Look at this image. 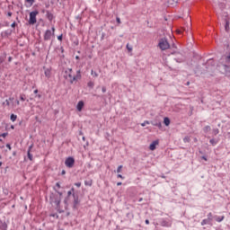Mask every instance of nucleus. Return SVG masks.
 <instances>
[{"label": "nucleus", "mask_w": 230, "mask_h": 230, "mask_svg": "<svg viewBox=\"0 0 230 230\" xmlns=\"http://www.w3.org/2000/svg\"><path fill=\"white\" fill-rule=\"evenodd\" d=\"M65 164L66 168H73L75 166V158L69 156L66 159Z\"/></svg>", "instance_id": "obj_3"}, {"label": "nucleus", "mask_w": 230, "mask_h": 230, "mask_svg": "<svg viewBox=\"0 0 230 230\" xmlns=\"http://www.w3.org/2000/svg\"><path fill=\"white\" fill-rule=\"evenodd\" d=\"M161 226H163V227H170V226H172V223H170L166 220H163L161 223Z\"/></svg>", "instance_id": "obj_10"}, {"label": "nucleus", "mask_w": 230, "mask_h": 230, "mask_svg": "<svg viewBox=\"0 0 230 230\" xmlns=\"http://www.w3.org/2000/svg\"><path fill=\"white\" fill-rule=\"evenodd\" d=\"M226 64H230V53L226 57Z\"/></svg>", "instance_id": "obj_19"}, {"label": "nucleus", "mask_w": 230, "mask_h": 230, "mask_svg": "<svg viewBox=\"0 0 230 230\" xmlns=\"http://www.w3.org/2000/svg\"><path fill=\"white\" fill-rule=\"evenodd\" d=\"M15 26H17V23L14 22L12 23L11 27L15 28Z\"/></svg>", "instance_id": "obj_31"}, {"label": "nucleus", "mask_w": 230, "mask_h": 230, "mask_svg": "<svg viewBox=\"0 0 230 230\" xmlns=\"http://www.w3.org/2000/svg\"><path fill=\"white\" fill-rule=\"evenodd\" d=\"M118 178L119 179H125V177H123V175H121V174H118Z\"/></svg>", "instance_id": "obj_36"}, {"label": "nucleus", "mask_w": 230, "mask_h": 230, "mask_svg": "<svg viewBox=\"0 0 230 230\" xmlns=\"http://www.w3.org/2000/svg\"><path fill=\"white\" fill-rule=\"evenodd\" d=\"M6 148H8L9 150H12V146H10V144H6Z\"/></svg>", "instance_id": "obj_32"}, {"label": "nucleus", "mask_w": 230, "mask_h": 230, "mask_svg": "<svg viewBox=\"0 0 230 230\" xmlns=\"http://www.w3.org/2000/svg\"><path fill=\"white\" fill-rule=\"evenodd\" d=\"M5 103H6V105H10V101L9 100H5Z\"/></svg>", "instance_id": "obj_38"}, {"label": "nucleus", "mask_w": 230, "mask_h": 230, "mask_svg": "<svg viewBox=\"0 0 230 230\" xmlns=\"http://www.w3.org/2000/svg\"><path fill=\"white\" fill-rule=\"evenodd\" d=\"M157 145H159V140L153 141L152 144L149 146V149L152 150V152H154Z\"/></svg>", "instance_id": "obj_6"}, {"label": "nucleus", "mask_w": 230, "mask_h": 230, "mask_svg": "<svg viewBox=\"0 0 230 230\" xmlns=\"http://www.w3.org/2000/svg\"><path fill=\"white\" fill-rule=\"evenodd\" d=\"M64 77L66 80H68L70 84H75V82H78L82 78V74H80V70L77 71L75 75H73V69L72 68H67L65 71V75Z\"/></svg>", "instance_id": "obj_1"}, {"label": "nucleus", "mask_w": 230, "mask_h": 230, "mask_svg": "<svg viewBox=\"0 0 230 230\" xmlns=\"http://www.w3.org/2000/svg\"><path fill=\"white\" fill-rule=\"evenodd\" d=\"M45 76H47V78H49V76H51V70L46 69L45 70Z\"/></svg>", "instance_id": "obj_12"}, {"label": "nucleus", "mask_w": 230, "mask_h": 230, "mask_svg": "<svg viewBox=\"0 0 230 230\" xmlns=\"http://www.w3.org/2000/svg\"><path fill=\"white\" fill-rule=\"evenodd\" d=\"M76 60H80V57L76 56L75 57Z\"/></svg>", "instance_id": "obj_49"}, {"label": "nucleus", "mask_w": 230, "mask_h": 230, "mask_svg": "<svg viewBox=\"0 0 230 230\" xmlns=\"http://www.w3.org/2000/svg\"><path fill=\"white\" fill-rule=\"evenodd\" d=\"M38 12H31L30 13V20H29V23L30 24H35V22H37V15H38Z\"/></svg>", "instance_id": "obj_4"}, {"label": "nucleus", "mask_w": 230, "mask_h": 230, "mask_svg": "<svg viewBox=\"0 0 230 230\" xmlns=\"http://www.w3.org/2000/svg\"><path fill=\"white\" fill-rule=\"evenodd\" d=\"M102 91V93H107V88H105V86H103Z\"/></svg>", "instance_id": "obj_35"}, {"label": "nucleus", "mask_w": 230, "mask_h": 230, "mask_svg": "<svg viewBox=\"0 0 230 230\" xmlns=\"http://www.w3.org/2000/svg\"><path fill=\"white\" fill-rule=\"evenodd\" d=\"M92 76L96 78L98 76V73L94 72V70H92Z\"/></svg>", "instance_id": "obj_26"}, {"label": "nucleus", "mask_w": 230, "mask_h": 230, "mask_svg": "<svg viewBox=\"0 0 230 230\" xmlns=\"http://www.w3.org/2000/svg\"><path fill=\"white\" fill-rule=\"evenodd\" d=\"M73 191H75V189L72 188L71 190L67 192L68 197L72 195Z\"/></svg>", "instance_id": "obj_27"}, {"label": "nucleus", "mask_w": 230, "mask_h": 230, "mask_svg": "<svg viewBox=\"0 0 230 230\" xmlns=\"http://www.w3.org/2000/svg\"><path fill=\"white\" fill-rule=\"evenodd\" d=\"M38 98H41V95H40V94H39V95H38Z\"/></svg>", "instance_id": "obj_53"}, {"label": "nucleus", "mask_w": 230, "mask_h": 230, "mask_svg": "<svg viewBox=\"0 0 230 230\" xmlns=\"http://www.w3.org/2000/svg\"><path fill=\"white\" fill-rule=\"evenodd\" d=\"M6 136H8V133H3L2 135H0V137H6Z\"/></svg>", "instance_id": "obj_29"}, {"label": "nucleus", "mask_w": 230, "mask_h": 230, "mask_svg": "<svg viewBox=\"0 0 230 230\" xmlns=\"http://www.w3.org/2000/svg\"><path fill=\"white\" fill-rule=\"evenodd\" d=\"M32 148H33V145H31L28 149V157L30 161H33V155L31 153Z\"/></svg>", "instance_id": "obj_7"}, {"label": "nucleus", "mask_w": 230, "mask_h": 230, "mask_svg": "<svg viewBox=\"0 0 230 230\" xmlns=\"http://www.w3.org/2000/svg\"><path fill=\"white\" fill-rule=\"evenodd\" d=\"M59 230H64V229L61 228V229H59Z\"/></svg>", "instance_id": "obj_57"}, {"label": "nucleus", "mask_w": 230, "mask_h": 230, "mask_svg": "<svg viewBox=\"0 0 230 230\" xmlns=\"http://www.w3.org/2000/svg\"><path fill=\"white\" fill-rule=\"evenodd\" d=\"M209 130H211V127L206 126V127L204 128V132L208 133V132H209Z\"/></svg>", "instance_id": "obj_16"}, {"label": "nucleus", "mask_w": 230, "mask_h": 230, "mask_svg": "<svg viewBox=\"0 0 230 230\" xmlns=\"http://www.w3.org/2000/svg\"><path fill=\"white\" fill-rule=\"evenodd\" d=\"M87 85H88V87H91L93 89V87H94V82L90 81V82H88Z\"/></svg>", "instance_id": "obj_15"}, {"label": "nucleus", "mask_w": 230, "mask_h": 230, "mask_svg": "<svg viewBox=\"0 0 230 230\" xmlns=\"http://www.w3.org/2000/svg\"><path fill=\"white\" fill-rule=\"evenodd\" d=\"M117 22L118 24H121V20L119 17H117Z\"/></svg>", "instance_id": "obj_33"}, {"label": "nucleus", "mask_w": 230, "mask_h": 230, "mask_svg": "<svg viewBox=\"0 0 230 230\" xmlns=\"http://www.w3.org/2000/svg\"><path fill=\"white\" fill-rule=\"evenodd\" d=\"M75 186H76L77 188H80V186H82V182H76L75 183Z\"/></svg>", "instance_id": "obj_28"}, {"label": "nucleus", "mask_w": 230, "mask_h": 230, "mask_svg": "<svg viewBox=\"0 0 230 230\" xmlns=\"http://www.w3.org/2000/svg\"><path fill=\"white\" fill-rule=\"evenodd\" d=\"M58 40L62 41V34L58 37Z\"/></svg>", "instance_id": "obj_37"}, {"label": "nucleus", "mask_w": 230, "mask_h": 230, "mask_svg": "<svg viewBox=\"0 0 230 230\" xmlns=\"http://www.w3.org/2000/svg\"><path fill=\"white\" fill-rule=\"evenodd\" d=\"M121 181H119L118 183H117V186H121Z\"/></svg>", "instance_id": "obj_43"}, {"label": "nucleus", "mask_w": 230, "mask_h": 230, "mask_svg": "<svg viewBox=\"0 0 230 230\" xmlns=\"http://www.w3.org/2000/svg\"><path fill=\"white\" fill-rule=\"evenodd\" d=\"M164 123L165 127H169L170 126V119L168 117H165L164 119Z\"/></svg>", "instance_id": "obj_11"}, {"label": "nucleus", "mask_w": 230, "mask_h": 230, "mask_svg": "<svg viewBox=\"0 0 230 230\" xmlns=\"http://www.w3.org/2000/svg\"><path fill=\"white\" fill-rule=\"evenodd\" d=\"M208 220H209L211 222V220H213V214L212 213H208Z\"/></svg>", "instance_id": "obj_21"}, {"label": "nucleus", "mask_w": 230, "mask_h": 230, "mask_svg": "<svg viewBox=\"0 0 230 230\" xmlns=\"http://www.w3.org/2000/svg\"><path fill=\"white\" fill-rule=\"evenodd\" d=\"M0 230H6V225L1 224L0 225Z\"/></svg>", "instance_id": "obj_24"}, {"label": "nucleus", "mask_w": 230, "mask_h": 230, "mask_svg": "<svg viewBox=\"0 0 230 230\" xmlns=\"http://www.w3.org/2000/svg\"><path fill=\"white\" fill-rule=\"evenodd\" d=\"M189 26H190V27H189V29H188V30H190V29L191 28V23H189Z\"/></svg>", "instance_id": "obj_52"}, {"label": "nucleus", "mask_w": 230, "mask_h": 230, "mask_svg": "<svg viewBox=\"0 0 230 230\" xmlns=\"http://www.w3.org/2000/svg\"><path fill=\"white\" fill-rule=\"evenodd\" d=\"M156 127H162L161 122H159L158 124H156Z\"/></svg>", "instance_id": "obj_46"}, {"label": "nucleus", "mask_w": 230, "mask_h": 230, "mask_svg": "<svg viewBox=\"0 0 230 230\" xmlns=\"http://www.w3.org/2000/svg\"><path fill=\"white\" fill-rule=\"evenodd\" d=\"M17 119V115L12 114L11 115V120L15 121Z\"/></svg>", "instance_id": "obj_18"}, {"label": "nucleus", "mask_w": 230, "mask_h": 230, "mask_svg": "<svg viewBox=\"0 0 230 230\" xmlns=\"http://www.w3.org/2000/svg\"><path fill=\"white\" fill-rule=\"evenodd\" d=\"M178 33H181V31H178Z\"/></svg>", "instance_id": "obj_55"}, {"label": "nucleus", "mask_w": 230, "mask_h": 230, "mask_svg": "<svg viewBox=\"0 0 230 230\" xmlns=\"http://www.w3.org/2000/svg\"><path fill=\"white\" fill-rule=\"evenodd\" d=\"M146 224L148 226V224H150V221L148 219H146Z\"/></svg>", "instance_id": "obj_41"}, {"label": "nucleus", "mask_w": 230, "mask_h": 230, "mask_svg": "<svg viewBox=\"0 0 230 230\" xmlns=\"http://www.w3.org/2000/svg\"><path fill=\"white\" fill-rule=\"evenodd\" d=\"M52 32L50 30L46 31L44 34V40H51Z\"/></svg>", "instance_id": "obj_5"}, {"label": "nucleus", "mask_w": 230, "mask_h": 230, "mask_svg": "<svg viewBox=\"0 0 230 230\" xmlns=\"http://www.w3.org/2000/svg\"><path fill=\"white\" fill-rule=\"evenodd\" d=\"M209 219H203L201 222V226H206L207 224H209Z\"/></svg>", "instance_id": "obj_14"}, {"label": "nucleus", "mask_w": 230, "mask_h": 230, "mask_svg": "<svg viewBox=\"0 0 230 230\" xmlns=\"http://www.w3.org/2000/svg\"><path fill=\"white\" fill-rule=\"evenodd\" d=\"M158 46L162 51H164L166 49H170V43H168V40L166 39H161Z\"/></svg>", "instance_id": "obj_2"}, {"label": "nucleus", "mask_w": 230, "mask_h": 230, "mask_svg": "<svg viewBox=\"0 0 230 230\" xmlns=\"http://www.w3.org/2000/svg\"><path fill=\"white\" fill-rule=\"evenodd\" d=\"M126 48H127V49H128V51H132V47H130V44H127V46H126Z\"/></svg>", "instance_id": "obj_25"}, {"label": "nucleus", "mask_w": 230, "mask_h": 230, "mask_svg": "<svg viewBox=\"0 0 230 230\" xmlns=\"http://www.w3.org/2000/svg\"><path fill=\"white\" fill-rule=\"evenodd\" d=\"M52 34L55 35V27H52Z\"/></svg>", "instance_id": "obj_39"}, {"label": "nucleus", "mask_w": 230, "mask_h": 230, "mask_svg": "<svg viewBox=\"0 0 230 230\" xmlns=\"http://www.w3.org/2000/svg\"><path fill=\"white\" fill-rule=\"evenodd\" d=\"M84 101H80L78 103H77V106H76V109L79 112H82V109H84Z\"/></svg>", "instance_id": "obj_8"}, {"label": "nucleus", "mask_w": 230, "mask_h": 230, "mask_svg": "<svg viewBox=\"0 0 230 230\" xmlns=\"http://www.w3.org/2000/svg\"><path fill=\"white\" fill-rule=\"evenodd\" d=\"M7 15H8L9 17H12V13H8Z\"/></svg>", "instance_id": "obj_48"}, {"label": "nucleus", "mask_w": 230, "mask_h": 230, "mask_svg": "<svg viewBox=\"0 0 230 230\" xmlns=\"http://www.w3.org/2000/svg\"><path fill=\"white\" fill-rule=\"evenodd\" d=\"M202 159H204V161H208V158H206V156H202Z\"/></svg>", "instance_id": "obj_47"}, {"label": "nucleus", "mask_w": 230, "mask_h": 230, "mask_svg": "<svg viewBox=\"0 0 230 230\" xmlns=\"http://www.w3.org/2000/svg\"><path fill=\"white\" fill-rule=\"evenodd\" d=\"M0 159H1V155H0Z\"/></svg>", "instance_id": "obj_58"}, {"label": "nucleus", "mask_w": 230, "mask_h": 230, "mask_svg": "<svg viewBox=\"0 0 230 230\" xmlns=\"http://www.w3.org/2000/svg\"><path fill=\"white\" fill-rule=\"evenodd\" d=\"M37 93H39V90L34 91V94H37Z\"/></svg>", "instance_id": "obj_51"}, {"label": "nucleus", "mask_w": 230, "mask_h": 230, "mask_svg": "<svg viewBox=\"0 0 230 230\" xmlns=\"http://www.w3.org/2000/svg\"><path fill=\"white\" fill-rule=\"evenodd\" d=\"M225 28H226V30H227V28H229V22H226Z\"/></svg>", "instance_id": "obj_34"}, {"label": "nucleus", "mask_w": 230, "mask_h": 230, "mask_svg": "<svg viewBox=\"0 0 230 230\" xmlns=\"http://www.w3.org/2000/svg\"><path fill=\"white\" fill-rule=\"evenodd\" d=\"M61 175H66V171H62Z\"/></svg>", "instance_id": "obj_40"}, {"label": "nucleus", "mask_w": 230, "mask_h": 230, "mask_svg": "<svg viewBox=\"0 0 230 230\" xmlns=\"http://www.w3.org/2000/svg\"><path fill=\"white\" fill-rule=\"evenodd\" d=\"M187 85H190V82H187Z\"/></svg>", "instance_id": "obj_54"}, {"label": "nucleus", "mask_w": 230, "mask_h": 230, "mask_svg": "<svg viewBox=\"0 0 230 230\" xmlns=\"http://www.w3.org/2000/svg\"><path fill=\"white\" fill-rule=\"evenodd\" d=\"M26 3H30L31 4H33L34 1L33 0H25Z\"/></svg>", "instance_id": "obj_30"}, {"label": "nucleus", "mask_w": 230, "mask_h": 230, "mask_svg": "<svg viewBox=\"0 0 230 230\" xmlns=\"http://www.w3.org/2000/svg\"><path fill=\"white\" fill-rule=\"evenodd\" d=\"M9 102H13V97L9 98Z\"/></svg>", "instance_id": "obj_42"}, {"label": "nucleus", "mask_w": 230, "mask_h": 230, "mask_svg": "<svg viewBox=\"0 0 230 230\" xmlns=\"http://www.w3.org/2000/svg\"><path fill=\"white\" fill-rule=\"evenodd\" d=\"M123 168V165H119L117 169V173H121V170Z\"/></svg>", "instance_id": "obj_23"}, {"label": "nucleus", "mask_w": 230, "mask_h": 230, "mask_svg": "<svg viewBox=\"0 0 230 230\" xmlns=\"http://www.w3.org/2000/svg\"><path fill=\"white\" fill-rule=\"evenodd\" d=\"M8 60L9 62H12V57H9Z\"/></svg>", "instance_id": "obj_50"}, {"label": "nucleus", "mask_w": 230, "mask_h": 230, "mask_svg": "<svg viewBox=\"0 0 230 230\" xmlns=\"http://www.w3.org/2000/svg\"><path fill=\"white\" fill-rule=\"evenodd\" d=\"M224 218H225V217L222 216L221 217H217L216 220H217V222H222V220H224Z\"/></svg>", "instance_id": "obj_22"}, {"label": "nucleus", "mask_w": 230, "mask_h": 230, "mask_svg": "<svg viewBox=\"0 0 230 230\" xmlns=\"http://www.w3.org/2000/svg\"><path fill=\"white\" fill-rule=\"evenodd\" d=\"M47 19H49V21H53V19L55 18V16L53 15V13H51L49 11H47V14H46Z\"/></svg>", "instance_id": "obj_9"}, {"label": "nucleus", "mask_w": 230, "mask_h": 230, "mask_svg": "<svg viewBox=\"0 0 230 230\" xmlns=\"http://www.w3.org/2000/svg\"><path fill=\"white\" fill-rule=\"evenodd\" d=\"M146 125H150V122L148 120H146L141 124V127H146Z\"/></svg>", "instance_id": "obj_20"}, {"label": "nucleus", "mask_w": 230, "mask_h": 230, "mask_svg": "<svg viewBox=\"0 0 230 230\" xmlns=\"http://www.w3.org/2000/svg\"><path fill=\"white\" fill-rule=\"evenodd\" d=\"M20 100H21L22 102H26V94L21 93V94H20Z\"/></svg>", "instance_id": "obj_13"}, {"label": "nucleus", "mask_w": 230, "mask_h": 230, "mask_svg": "<svg viewBox=\"0 0 230 230\" xmlns=\"http://www.w3.org/2000/svg\"><path fill=\"white\" fill-rule=\"evenodd\" d=\"M0 166H1V163H0Z\"/></svg>", "instance_id": "obj_59"}, {"label": "nucleus", "mask_w": 230, "mask_h": 230, "mask_svg": "<svg viewBox=\"0 0 230 230\" xmlns=\"http://www.w3.org/2000/svg\"><path fill=\"white\" fill-rule=\"evenodd\" d=\"M56 186L58 187V188H60V183H56Z\"/></svg>", "instance_id": "obj_44"}, {"label": "nucleus", "mask_w": 230, "mask_h": 230, "mask_svg": "<svg viewBox=\"0 0 230 230\" xmlns=\"http://www.w3.org/2000/svg\"><path fill=\"white\" fill-rule=\"evenodd\" d=\"M85 186H93V180L84 182Z\"/></svg>", "instance_id": "obj_17"}, {"label": "nucleus", "mask_w": 230, "mask_h": 230, "mask_svg": "<svg viewBox=\"0 0 230 230\" xmlns=\"http://www.w3.org/2000/svg\"><path fill=\"white\" fill-rule=\"evenodd\" d=\"M16 105H21V102L19 101H16Z\"/></svg>", "instance_id": "obj_45"}, {"label": "nucleus", "mask_w": 230, "mask_h": 230, "mask_svg": "<svg viewBox=\"0 0 230 230\" xmlns=\"http://www.w3.org/2000/svg\"><path fill=\"white\" fill-rule=\"evenodd\" d=\"M210 143H213V140H210Z\"/></svg>", "instance_id": "obj_56"}]
</instances>
